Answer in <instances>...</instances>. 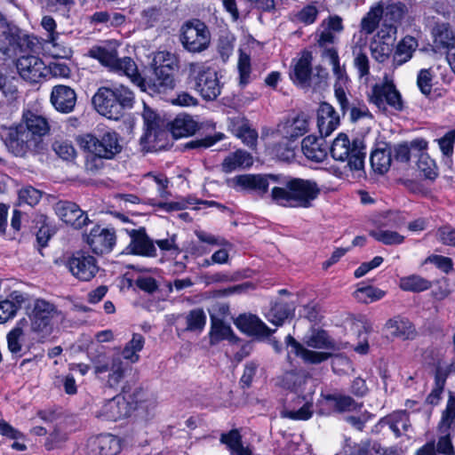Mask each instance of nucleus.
I'll return each mask as SVG.
<instances>
[{"instance_id":"1","label":"nucleus","mask_w":455,"mask_h":455,"mask_svg":"<svg viewBox=\"0 0 455 455\" xmlns=\"http://www.w3.org/2000/svg\"><path fill=\"white\" fill-rule=\"evenodd\" d=\"M49 132L50 124L45 116L27 110L18 124L6 130L4 142L15 156H23Z\"/></svg>"},{"instance_id":"2","label":"nucleus","mask_w":455,"mask_h":455,"mask_svg":"<svg viewBox=\"0 0 455 455\" xmlns=\"http://www.w3.org/2000/svg\"><path fill=\"white\" fill-rule=\"evenodd\" d=\"M281 184L272 188L270 196L283 207L309 208L320 194V188L313 180L288 177Z\"/></svg>"},{"instance_id":"3","label":"nucleus","mask_w":455,"mask_h":455,"mask_svg":"<svg viewBox=\"0 0 455 455\" xmlns=\"http://www.w3.org/2000/svg\"><path fill=\"white\" fill-rule=\"evenodd\" d=\"M134 93L124 85L113 88L102 86L92 97V104L99 114L108 119L118 120L125 108L134 104Z\"/></svg>"},{"instance_id":"4","label":"nucleus","mask_w":455,"mask_h":455,"mask_svg":"<svg viewBox=\"0 0 455 455\" xmlns=\"http://www.w3.org/2000/svg\"><path fill=\"white\" fill-rule=\"evenodd\" d=\"M81 148L89 154L86 159V168L93 170L97 168L95 159H113L123 150L120 135L108 130L99 134L87 133L79 138Z\"/></svg>"},{"instance_id":"5","label":"nucleus","mask_w":455,"mask_h":455,"mask_svg":"<svg viewBox=\"0 0 455 455\" xmlns=\"http://www.w3.org/2000/svg\"><path fill=\"white\" fill-rule=\"evenodd\" d=\"M331 155L336 161L347 162V167L354 177L365 176V146L360 140H349L345 133H339L331 147Z\"/></svg>"},{"instance_id":"6","label":"nucleus","mask_w":455,"mask_h":455,"mask_svg":"<svg viewBox=\"0 0 455 455\" xmlns=\"http://www.w3.org/2000/svg\"><path fill=\"white\" fill-rule=\"evenodd\" d=\"M96 377L107 387L117 389L124 380L127 366L119 355L108 357L99 351L97 355H90Z\"/></svg>"},{"instance_id":"7","label":"nucleus","mask_w":455,"mask_h":455,"mask_svg":"<svg viewBox=\"0 0 455 455\" xmlns=\"http://www.w3.org/2000/svg\"><path fill=\"white\" fill-rule=\"evenodd\" d=\"M59 315L56 306L45 299H36L28 306L30 329L41 340L52 333V321Z\"/></svg>"},{"instance_id":"8","label":"nucleus","mask_w":455,"mask_h":455,"mask_svg":"<svg viewBox=\"0 0 455 455\" xmlns=\"http://www.w3.org/2000/svg\"><path fill=\"white\" fill-rule=\"evenodd\" d=\"M189 78L195 90L206 100H213L221 92L217 72L203 63L189 64Z\"/></svg>"},{"instance_id":"9","label":"nucleus","mask_w":455,"mask_h":455,"mask_svg":"<svg viewBox=\"0 0 455 455\" xmlns=\"http://www.w3.org/2000/svg\"><path fill=\"white\" fill-rule=\"evenodd\" d=\"M180 40L188 52L192 53L202 52L210 45L211 33L204 22L193 19L182 25Z\"/></svg>"},{"instance_id":"10","label":"nucleus","mask_w":455,"mask_h":455,"mask_svg":"<svg viewBox=\"0 0 455 455\" xmlns=\"http://www.w3.org/2000/svg\"><path fill=\"white\" fill-rule=\"evenodd\" d=\"M74 277L82 282H89L97 275L100 267L97 259L85 251L74 252L65 263Z\"/></svg>"},{"instance_id":"11","label":"nucleus","mask_w":455,"mask_h":455,"mask_svg":"<svg viewBox=\"0 0 455 455\" xmlns=\"http://www.w3.org/2000/svg\"><path fill=\"white\" fill-rule=\"evenodd\" d=\"M368 97L370 102L379 108L385 109L388 105L395 110H402L403 107L401 94L392 81L374 84Z\"/></svg>"},{"instance_id":"12","label":"nucleus","mask_w":455,"mask_h":455,"mask_svg":"<svg viewBox=\"0 0 455 455\" xmlns=\"http://www.w3.org/2000/svg\"><path fill=\"white\" fill-rule=\"evenodd\" d=\"M134 408L124 395H118L105 401L95 411V416L102 420L116 421L129 416Z\"/></svg>"},{"instance_id":"13","label":"nucleus","mask_w":455,"mask_h":455,"mask_svg":"<svg viewBox=\"0 0 455 455\" xmlns=\"http://www.w3.org/2000/svg\"><path fill=\"white\" fill-rule=\"evenodd\" d=\"M116 233L113 229L96 226L86 235V243L96 254L108 253L116 244Z\"/></svg>"},{"instance_id":"14","label":"nucleus","mask_w":455,"mask_h":455,"mask_svg":"<svg viewBox=\"0 0 455 455\" xmlns=\"http://www.w3.org/2000/svg\"><path fill=\"white\" fill-rule=\"evenodd\" d=\"M16 68L20 76L30 83H38L47 74V67L40 58L34 55L20 57Z\"/></svg>"},{"instance_id":"15","label":"nucleus","mask_w":455,"mask_h":455,"mask_svg":"<svg viewBox=\"0 0 455 455\" xmlns=\"http://www.w3.org/2000/svg\"><path fill=\"white\" fill-rule=\"evenodd\" d=\"M0 58H10L16 54L22 39L21 30L5 19L0 27Z\"/></svg>"},{"instance_id":"16","label":"nucleus","mask_w":455,"mask_h":455,"mask_svg":"<svg viewBox=\"0 0 455 455\" xmlns=\"http://www.w3.org/2000/svg\"><path fill=\"white\" fill-rule=\"evenodd\" d=\"M54 211L63 222L76 228H83L89 220L88 216L73 202L59 201L54 204Z\"/></svg>"},{"instance_id":"17","label":"nucleus","mask_w":455,"mask_h":455,"mask_svg":"<svg viewBox=\"0 0 455 455\" xmlns=\"http://www.w3.org/2000/svg\"><path fill=\"white\" fill-rule=\"evenodd\" d=\"M277 181L278 177L273 174H243L233 179L235 186L240 187L242 189L255 191L259 195L266 194L270 183Z\"/></svg>"},{"instance_id":"18","label":"nucleus","mask_w":455,"mask_h":455,"mask_svg":"<svg viewBox=\"0 0 455 455\" xmlns=\"http://www.w3.org/2000/svg\"><path fill=\"white\" fill-rule=\"evenodd\" d=\"M131 242L127 247V250L132 254L145 256V257H155L156 255V249L154 245L153 241L146 234L144 228L139 229H126Z\"/></svg>"},{"instance_id":"19","label":"nucleus","mask_w":455,"mask_h":455,"mask_svg":"<svg viewBox=\"0 0 455 455\" xmlns=\"http://www.w3.org/2000/svg\"><path fill=\"white\" fill-rule=\"evenodd\" d=\"M51 102L55 109L61 113H70L76 103V93L67 85H55L51 92Z\"/></svg>"},{"instance_id":"20","label":"nucleus","mask_w":455,"mask_h":455,"mask_svg":"<svg viewBox=\"0 0 455 455\" xmlns=\"http://www.w3.org/2000/svg\"><path fill=\"white\" fill-rule=\"evenodd\" d=\"M235 324L241 331L247 333L250 336L267 338L273 332L266 323L253 315H239L235 319Z\"/></svg>"},{"instance_id":"21","label":"nucleus","mask_w":455,"mask_h":455,"mask_svg":"<svg viewBox=\"0 0 455 455\" xmlns=\"http://www.w3.org/2000/svg\"><path fill=\"white\" fill-rule=\"evenodd\" d=\"M339 125V116L334 108L326 102L320 105L317 112V126L322 136H329Z\"/></svg>"},{"instance_id":"22","label":"nucleus","mask_w":455,"mask_h":455,"mask_svg":"<svg viewBox=\"0 0 455 455\" xmlns=\"http://www.w3.org/2000/svg\"><path fill=\"white\" fill-rule=\"evenodd\" d=\"M342 19L339 16H330L323 20L316 31L317 43L320 46L333 44L336 35L343 30Z\"/></svg>"},{"instance_id":"23","label":"nucleus","mask_w":455,"mask_h":455,"mask_svg":"<svg viewBox=\"0 0 455 455\" xmlns=\"http://www.w3.org/2000/svg\"><path fill=\"white\" fill-rule=\"evenodd\" d=\"M287 347L291 348V352L299 356L305 363L317 364L326 361L331 355V353L324 351H314L305 347L298 342L293 337L288 335L285 339Z\"/></svg>"},{"instance_id":"24","label":"nucleus","mask_w":455,"mask_h":455,"mask_svg":"<svg viewBox=\"0 0 455 455\" xmlns=\"http://www.w3.org/2000/svg\"><path fill=\"white\" fill-rule=\"evenodd\" d=\"M312 53L308 51H303L294 64L293 71L290 74L291 80L300 85H309L312 74Z\"/></svg>"},{"instance_id":"25","label":"nucleus","mask_w":455,"mask_h":455,"mask_svg":"<svg viewBox=\"0 0 455 455\" xmlns=\"http://www.w3.org/2000/svg\"><path fill=\"white\" fill-rule=\"evenodd\" d=\"M200 128L198 121L187 114L178 115L169 124V130L175 139L188 137L196 132Z\"/></svg>"},{"instance_id":"26","label":"nucleus","mask_w":455,"mask_h":455,"mask_svg":"<svg viewBox=\"0 0 455 455\" xmlns=\"http://www.w3.org/2000/svg\"><path fill=\"white\" fill-rule=\"evenodd\" d=\"M309 130V118L305 113H299L296 116L288 119L281 126V131L286 139L295 140L306 134Z\"/></svg>"},{"instance_id":"27","label":"nucleus","mask_w":455,"mask_h":455,"mask_svg":"<svg viewBox=\"0 0 455 455\" xmlns=\"http://www.w3.org/2000/svg\"><path fill=\"white\" fill-rule=\"evenodd\" d=\"M392 148L387 143H378L376 148L372 150L370 162L375 172L383 174L387 172L392 163Z\"/></svg>"},{"instance_id":"28","label":"nucleus","mask_w":455,"mask_h":455,"mask_svg":"<svg viewBox=\"0 0 455 455\" xmlns=\"http://www.w3.org/2000/svg\"><path fill=\"white\" fill-rule=\"evenodd\" d=\"M418 47V42L412 36H405L403 38L395 50L392 60V67L396 68L407 61H409L413 55V52Z\"/></svg>"},{"instance_id":"29","label":"nucleus","mask_w":455,"mask_h":455,"mask_svg":"<svg viewBox=\"0 0 455 455\" xmlns=\"http://www.w3.org/2000/svg\"><path fill=\"white\" fill-rule=\"evenodd\" d=\"M380 423L387 425L396 437L407 435L411 429L409 415L405 411H397L381 419Z\"/></svg>"},{"instance_id":"30","label":"nucleus","mask_w":455,"mask_h":455,"mask_svg":"<svg viewBox=\"0 0 455 455\" xmlns=\"http://www.w3.org/2000/svg\"><path fill=\"white\" fill-rule=\"evenodd\" d=\"M386 328L390 334L397 339L407 340L415 337V329L412 323L406 318L395 316L386 323Z\"/></svg>"},{"instance_id":"31","label":"nucleus","mask_w":455,"mask_h":455,"mask_svg":"<svg viewBox=\"0 0 455 455\" xmlns=\"http://www.w3.org/2000/svg\"><path fill=\"white\" fill-rule=\"evenodd\" d=\"M156 78L152 82H146L145 86H140L143 91H148L150 94L165 93L168 90H172L175 86L173 76L164 74V68L156 69Z\"/></svg>"},{"instance_id":"32","label":"nucleus","mask_w":455,"mask_h":455,"mask_svg":"<svg viewBox=\"0 0 455 455\" xmlns=\"http://www.w3.org/2000/svg\"><path fill=\"white\" fill-rule=\"evenodd\" d=\"M301 149L305 156L314 162L321 163L327 156L326 149L323 147L320 140L312 135L303 139Z\"/></svg>"},{"instance_id":"33","label":"nucleus","mask_w":455,"mask_h":455,"mask_svg":"<svg viewBox=\"0 0 455 455\" xmlns=\"http://www.w3.org/2000/svg\"><path fill=\"white\" fill-rule=\"evenodd\" d=\"M252 163V157L248 152L238 149L223 160L221 168L224 172L229 173L238 168L250 167Z\"/></svg>"},{"instance_id":"34","label":"nucleus","mask_w":455,"mask_h":455,"mask_svg":"<svg viewBox=\"0 0 455 455\" xmlns=\"http://www.w3.org/2000/svg\"><path fill=\"white\" fill-rule=\"evenodd\" d=\"M146 132L141 140L152 142L156 140L160 134V117L155 113L153 109L144 103V110L142 113Z\"/></svg>"},{"instance_id":"35","label":"nucleus","mask_w":455,"mask_h":455,"mask_svg":"<svg viewBox=\"0 0 455 455\" xmlns=\"http://www.w3.org/2000/svg\"><path fill=\"white\" fill-rule=\"evenodd\" d=\"M305 344L308 347L321 350H337L334 340L323 330H314L305 338Z\"/></svg>"},{"instance_id":"36","label":"nucleus","mask_w":455,"mask_h":455,"mask_svg":"<svg viewBox=\"0 0 455 455\" xmlns=\"http://www.w3.org/2000/svg\"><path fill=\"white\" fill-rule=\"evenodd\" d=\"M97 455H116L121 451V440L113 435H101L94 442Z\"/></svg>"},{"instance_id":"37","label":"nucleus","mask_w":455,"mask_h":455,"mask_svg":"<svg viewBox=\"0 0 455 455\" xmlns=\"http://www.w3.org/2000/svg\"><path fill=\"white\" fill-rule=\"evenodd\" d=\"M434 43L446 53L451 47H455V35L448 24H438L433 28Z\"/></svg>"},{"instance_id":"38","label":"nucleus","mask_w":455,"mask_h":455,"mask_svg":"<svg viewBox=\"0 0 455 455\" xmlns=\"http://www.w3.org/2000/svg\"><path fill=\"white\" fill-rule=\"evenodd\" d=\"M220 441L228 446L232 454L251 455L249 446H243L242 443V436L236 429H233L228 434H222Z\"/></svg>"},{"instance_id":"39","label":"nucleus","mask_w":455,"mask_h":455,"mask_svg":"<svg viewBox=\"0 0 455 455\" xmlns=\"http://www.w3.org/2000/svg\"><path fill=\"white\" fill-rule=\"evenodd\" d=\"M113 70L124 74L130 77L133 83L138 84L139 86H145V80L140 76L137 65L130 57H124L123 59L118 58L117 63L115 65Z\"/></svg>"},{"instance_id":"40","label":"nucleus","mask_w":455,"mask_h":455,"mask_svg":"<svg viewBox=\"0 0 455 455\" xmlns=\"http://www.w3.org/2000/svg\"><path fill=\"white\" fill-rule=\"evenodd\" d=\"M294 306L286 302H276L267 315V320L276 326H281L283 322L293 314Z\"/></svg>"},{"instance_id":"41","label":"nucleus","mask_w":455,"mask_h":455,"mask_svg":"<svg viewBox=\"0 0 455 455\" xmlns=\"http://www.w3.org/2000/svg\"><path fill=\"white\" fill-rule=\"evenodd\" d=\"M399 287L403 291L420 292L431 287V282L420 275H411L399 279Z\"/></svg>"},{"instance_id":"42","label":"nucleus","mask_w":455,"mask_h":455,"mask_svg":"<svg viewBox=\"0 0 455 455\" xmlns=\"http://www.w3.org/2000/svg\"><path fill=\"white\" fill-rule=\"evenodd\" d=\"M234 338L233 331L230 325L225 323L220 319H213L210 332V342L212 345L224 339H232Z\"/></svg>"},{"instance_id":"43","label":"nucleus","mask_w":455,"mask_h":455,"mask_svg":"<svg viewBox=\"0 0 455 455\" xmlns=\"http://www.w3.org/2000/svg\"><path fill=\"white\" fill-rule=\"evenodd\" d=\"M145 339L141 334L134 333L132 339L125 345L123 349V356L124 359L136 363L140 359L139 352L142 350Z\"/></svg>"},{"instance_id":"44","label":"nucleus","mask_w":455,"mask_h":455,"mask_svg":"<svg viewBox=\"0 0 455 455\" xmlns=\"http://www.w3.org/2000/svg\"><path fill=\"white\" fill-rule=\"evenodd\" d=\"M447 375L448 373L445 370L437 367L435 377V387L427 397L428 403L435 405L439 403L444 389Z\"/></svg>"},{"instance_id":"45","label":"nucleus","mask_w":455,"mask_h":455,"mask_svg":"<svg viewBox=\"0 0 455 455\" xmlns=\"http://www.w3.org/2000/svg\"><path fill=\"white\" fill-rule=\"evenodd\" d=\"M385 294L386 292L384 291L370 285L358 287L354 291V297L355 299L365 304L379 300L385 296Z\"/></svg>"},{"instance_id":"46","label":"nucleus","mask_w":455,"mask_h":455,"mask_svg":"<svg viewBox=\"0 0 455 455\" xmlns=\"http://www.w3.org/2000/svg\"><path fill=\"white\" fill-rule=\"evenodd\" d=\"M435 74L432 68H421L417 75V87L426 97H428L433 89Z\"/></svg>"},{"instance_id":"47","label":"nucleus","mask_w":455,"mask_h":455,"mask_svg":"<svg viewBox=\"0 0 455 455\" xmlns=\"http://www.w3.org/2000/svg\"><path fill=\"white\" fill-rule=\"evenodd\" d=\"M90 56L98 60L102 65L112 70L117 63V52L115 50H107L103 47H93L90 50Z\"/></svg>"},{"instance_id":"48","label":"nucleus","mask_w":455,"mask_h":455,"mask_svg":"<svg viewBox=\"0 0 455 455\" xmlns=\"http://www.w3.org/2000/svg\"><path fill=\"white\" fill-rule=\"evenodd\" d=\"M370 48L372 58L379 63L387 60L393 51L392 44L389 42H380L379 40H372Z\"/></svg>"},{"instance_id":"49","label":"nucleus","mask_w":455,"mask_h":455,"mask_svg":"<svg viewBox=\"0 0 455 455\" xmlns=\"http://www.w3.org/2000/svg\"><path fill=\"white\" fill-rule=\"evenodd\" d=\"M319 14V9L315 3L307 4L293 14L292 20L306 26L313 24Z\"/></svg>"},{"instance_id":"50","label":"nucleus","mask_w":455,"mask_h":455,"mask_svg":"<svg viewBox=\"0 0 455 455\" xmlns=\"http://www.w3.org/2000/svg\"><path fill=\"white\" fill-rule=\"evenodd\" d=\"M370 235L386 245L401 244L404 241L403 235L391 230H372L370 232Z\"/></svg>"},{"instance_id":"51","label":"nucleus","mask_w":455,"mask_h":455,"mask_svg":"<svg viewBox=\"0 0 455 455\" xmlns=\"http://www.w3.org/2000/svg\"><path fill=\"white\" fill-rule=\"evenodd\" d=\"M418 169L423 175L430 180L437 177V166L434 159H432L427 153H420L418 159Z\"/></svg>"},{"instance_id":"52","label":"nucleus","mask_w":455,"mask_h":455,"mask_svg":"<svg viewBox=\"0 0 455 455\" xmlns=\"http://www.w3.org/2000/svg\"><path fill=\"white\" fill-rule=\"evenodd\" d=\"M235 135L250 148H254L257 144L258 132L246 123H242L235 128Z\"/></svg>"},{"instance_id":"53","label":"nucleus","mask_w":455,"mask_h":455,"mask_svg":"<svg viewBox=\"0 0 455 455\" xmlns=\"http://www.w3.org/2000/svg\"><path fill=\"white\" fill-rule=\"evenodd\" d=\"M455 423V396L450 395L439 423V431L446 432Z\"/></svg>"},{"instance_id":"54","label":"nucleus","mask_w":455,"mask_h":455,"mask_svg":"<svg viewBox=\"0 0 455 455\" xmlns=\"http://www.w3.org/2000/svg\"><path fill=\"white\" fill-rule=\"evenodd\" d=\"M325 399L334 402L335 408L339 411H355L356 409H360L362 406L348 395H328L325 396Z\"/></svg>"},{"instance_id":"55","label":"nucleus","mask_w":455,"mask_h":455,"mask_svg":"<svg viewBox=\"0 0 455 455\" xmlns=\"http://www.w3.org/2000/svg\"><path fill=\"white\" fill-rule=\"evenodd\" d=\"M383 10L376 8L371 10L361 21V28L365 34H371L378 27Z\"/></svg>"},{"instance_id":"56","label":"nucleus","mask_w":455,"mask_h":455,"mask_svg":"<svg viewBox=\"0 0 455 455\" xmlns=\"http://www.w3.org/2000/svg\"><path fill=\"white\" fill-rule=\"evenodd\" d=\"M405 12V5L402 3L388 4L383 11L384 22L395 24L399 22Z\"/></svg>"},{"instance_id":"57","label":"nucleus","mask_w":455,"mask_h":455,"mask_svg":"<svg viewBox=\"0 0 455 455\" xmlns=\"http://www.w3.org/2000/svg\"><path fill=\"white\" fill-rule=\"evenodd\" d=\"M354 66L360 78L368 77L370 75V60L367 54L361 49L354 51Z\"/></svg>"},{"instance_id":"58","label":"nucleus","mask_w":455,"mask_h":455,"mask_svg":"<svg viewBox=\"0 0 455 455\" xmlns=\"http://www.w3.org/2000/svg\"><path fill=\"white\" fill-rule=\"evenodd\" d=\"M237 68L239 71V83L244 86L250 82L251 59L248 54L240 51Z\"/></svg>"},{"instance_id":"59","label":"nucleus","mask_w":455,"mask_h":455,"mask_svg":"<svg viewBox=\"0 0 455 455\" xmlns=\"http://www.w3.org/2000/svg\"><path fill=\"white\" fill-rule=\"evenodd\" d=\"M439 148L444 157L449 159L453 154L455 143V129L447 132L443 137L436 139Z\"/></svg>"},{"instance_id":"60","label":"nucleus","mask_w":455,"mask_h":455,"mask_svg":"<svg viewBox=\"0 0 455 455\" xmlns=\"http://www.w3.org/2000/svg\"><path fill=\"white\" fill-rule=\"evenodd\" d=\"M206 323V315L202 309H194L187 316V329L189 331H201Z\"/></svg>"},{"instance_id":"61","label":"nucleus","mask_w":455,"mask_h":455,"mask_svg":"<svg viewBox=\"0 0 455 455\" xmlns=\"http://www.w3.org/2000/svg\"><path fill=\"white\" fill-rule=\"evenodd\" d=\"M312 403H306L299 410H283L281 411L283 418H288L293 420H307L312 416Z\"/></svg>"},{"instance_id":"62","label":"nucleus","mask_w":455,"mask_h":455,"mask_svg":"<svg viewBox=\"0 0 455 455\" xmlns=\"http://www.w3.org/2000/svg\"><path fill=\"white\" fill-rule=\"evenodd\" d=\"M54 152L63 160H73L76 156V151L73 145L67 140H57L52 144Z\"/></svg>"},{"instance_id":"63","label":"nucleus","mask_w":455,"mask_h":455,"mask_svg":"<svg viewBox=\"0 0 455 455\" xmlns=\"http://www.w3.org/2000/svg\"><path fill=\"white\" fill-rule=\"evenodd\" d=\"M20 324V323L7 334L8 349L12 354L20 353L22 347L23 331Z\"/></svg>"},{"instance_id":"64","label":"nucleus","mask_w":455,"mask_h":455,"mask_svg":"<svg viewBox=\"0 0 455 455\" xmlns=\"http://www.w3.org/2000/svg\"><path fill=\"white\" fill-rule=\"evenodd\" d=\"M41 197V191L31 186L24 187L19 191V199L20 203L27 204L30 206L37 204Z\"/></svg>"}]
</instances>
